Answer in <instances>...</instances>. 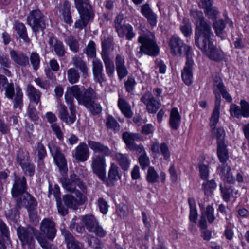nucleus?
<instances>
[{
  "mask_svg": "<svg viewBox=\"0 0 249 249\" xmlns=\"http://www.w3.org/2000/svg\"><path fill=\"white\" fill-rule=\"evenodd\" d=\"M70 91L73 94L78 104L84 106L93 114L96 115L101 112V105L95 102L97 94L92 88L85 89L83 86L75 85L71 87Z\"/></svg>",
  "mask_w": 249,
  "mask_h": 249,
  "instance_id": "nucleus-2",
  "label": "nucleus"
},
{
  "mask_svg": "<svg viewBox=\"0 0 249 249\" xmlns=\"http://www.w3.org/2000/svg\"><path fill=\"white\" fill-rule=\"evenodd\" d=\"M88 146V145L83 142H80L75 148V153L73 156L77 160L84 162L88 159L89 155Z\"/></svg>",
  "mask_w": 249,
  "mask_h": 249,
  "instance_id": "nucleus-23",
  "label": "nucleus"
},
{
  "mask_svg": "<svg viewBox=\"0 0 249 249\" xmlns=\"http://www.w3.org/2000/svg\"><path fill=\"white\" fill-rule=\"evenodd\" d=\"M102 58L105 66L106 71L108 76L112 77L115 71V66L113 61L109 56L107 51L103 50L101 53Z\"/></svg>",
  "mask_w": 249,
  "mask_h": 249,
  "instance_id": "nucleus-28",
  "label": "nucleus"
},
{
  "mask_svg": "<svg viewBox=\"0 0 249 249\" xmlns=\"http://www.w3.org/2000/svg\"><path fill=\"white\" fill-rule=\"evenodd\" d=\"M140 135L137 133L126 131L122 134V139L129 149L133 148V146L136 143L135 142L140 140Z\"/></svg>",
  "mask_w": 249,
  "mask_h": 249,
  "instance_id": "nucleus-33",
  "label": "nucleus"
},
{
  "mask_svg": "<svg viewBox=\"0 0 249 249\" xmlns=\"http://www.w3.org/2000/svg\"><path fill=\"white\" fill-rule=\"evenodd\" d=\"M15 28L20 37L22 38L25 42H30V40L27 35L26 27L23 23L21 22L16 23Z\"/></svg>",
  "mask_w": 249,
  "mask_h": 249,
  "instance_id": "nucleus-43",
  "label": "nucleus"
},
{
  "mask_svg": "<svg viewBox=\"0 0 249 249\" xmlns=\"http://www.w3.org/2000/svg\"><path fill=\"white\" fill-rule=\"evenodd\" d=\"M115 65L119 78L122 80L126 77L128 71L125 65L124 57L121 54H117L115 57Z\"/></svg>",
  "mask_w": 249,
  "mask_h": 249,
  "instance_id": "nucleus-24",
  "label": "nucleus"
},
{
  "mask_svg": "<svg viewBox=\"0 0 249 249\" xmlns=\"http://www.w3.org/2000/svg\"><path fill=\"white\" fill-rule=\"evenodd\" d=\"M47 18L38 9L30 12L27 18V22L33 31L37 34L39 31L43 32L46 28Z\"/></svg>",
  "mask_w": 249,
  "mask_h": 249,
  "instance_id": "nucleus-7",
  "label": "nucleus"
},
{
  "mask_svg": "<svg viewBox=\"0 0 249 249\" xmlns=\"http://www.w3.org/2000/svg\"><path fill=\"white\" fill-rule=\"evenodd\" d=\"M21 167L26 175L32 177L34 175L35 167L34 164L31 163L30 160L21 165Z\"/></svg>",
  "mask_w": 249,
  "mask_h": 249,
  "instance_id": "nucleus-56",
  "label": "nucleus"
},
{
  "mask_svg": "<svg viewBox=\"0 0 249 249\" xmlns=\"http://www.w3.org/2000/svg\"><path fill=\"white\" fill-rule=\"evenodd\" d=\"M138 41L141 44L138 53H142L145 54L154 56L158 54L159 49L153 33L147 32L141 35Z\"/></svg>",
  "mask_w": 249,
  "mask_h": 249,
  "instance_id": "nucleus-5",
  "label": "nucleus"
},
{
  "mask_svg": "<svg viewBox=\"0 0 249 249\" xmlns=\"http://www.w3.org/2000/svg\"><path fill=\"white\" fill-rule=\"evenodd\" d=\"M136 84V82L134 78L131 77H128L127 80L124 82L125 88L126 91L128 92H133Z\"/></svg>",
  "mask_w": 249,
  "mask_h": 249,
  "instance_id": "nucleus-62",
  "label": "nucleus"
},
{
  "mask_svg": "<svg viewBox=\"0 0 249 249\" xmlns=\"http://www.w3.org/2000/svg\"><path fill=\"white\" fill-rule=\"evenodd\" d=\"M24 203L28 211L36 209L37 202L30 194L26 193L22 197V203ZM22 204H21V205Z\"/></svg>",
  "mask_w": 249,
  "mask_h": 249,
  "instance_id": "nucleus-41",
  "label": "nucleus"
},
{
  "mask_svg": "<svg viewBox=\"0 0 249 249\" xmlns=\"http://www.w3.org/2000/svg\"><path fill=\"white\" fill-rule=\"evenodd\" d=\"M92 63L94 79L96 82L102 83L104 81L102 63L99 59H94Z\"/></svg>",
  "mask_w": 249,
  "mask_h": 249,
  "instance_id": "nucleus-27",
  "label": "nucleus"
},
{
  "mask_svg": "<svg viewBox=\"0 0 249 249\" xmlns=\"http://www.w3.org/2000/svg\"><path fill=\"white\" fill-rule=\"evenodd\" d=\"M90 232L94 233L96 236L100 238L105 237L107 234L106 231L99 223Z\"/></svg>",
  "mask_w": 249,
  "mask_h": 249,
  "instance_id": "nucleus-63",
  "label": "nucleus"
},
{
  "mask_svg": "<svg viewBox=\"0 0 249 249\" xmlns=\"http://www.w3.org/2000/svg\"><path fill=\"white\" fill-rule=\"evenodd\" d=\"M191 15L193 18V21L196 25L195 34V39L212 32L210 25L204 20L203 14L201 11H191Z\"/></svg>",
  "mask_w": 249,
  "mask_h": 249,
  "instance_id": "nucleus-8",
  "label": "nucleus"
},
{
  "mask_svg": "<svg viewBox=\"0 0 249 249\" xmlns=\"http://www.w3.org/2000/svg\"><path fill=\"white\" fill-rule=\"evenodd\" d=\"M11 62L8 57L4 53H0V65L2 68H10Z\"/></svg>",
  "mask_w": 249,
  "mask_h": 249,
  "instance_id": "nucleus-61",
  "label": "nucleus"
},
{
  "mask_svg": "<svg viewBox=\"0 0 249 249\" xmlns=\"http://www.w3.org/2000/svg\"><path fill=\"white\" fill-rule=\"evenodd\" d=\"M213 27L215 30L216 35L221 38H224V29L226 24L222 19L215 20L213 22Z\"/></svg>",
  "mask_w": 249,
  "mask_h": 249,
  "instance_id": "nucleus-42",
  "label": "nucleus"
},
{
  "mask_svg": "<svg viewBox=\"0 0 249 249\" xmlns=\"http://www.w3.org/2000/svg\"><path fill=\"white\" fill-rule=\"evenodd\" d=\"M61 233L65 239L67 249H83V244L75 239L69 231L62 229Z\"/></svg>",
  "mask_w": 249,
  "mask_h": 249,
  "instance_id": "nucleus-19",
  "label": "nucleus"
},
{
  "mask_svg": "<svg viewBox=\"0 0 249 249\" xmlns=\"http://www.w3.org/2000/svg\"><path fill=\"white\" fill-rule=\"evenodd\" d=\"M67 44L69 46L70 49L74 53L79 51V43L77 40L72 36H69L66 40Z\"/></svg>",
  "mask_w": 249,
  "mask_h": 249,
  "instance_id": "nucleus-54",
  "label": "nucleus"
},
{
  "mask_svg": "<svg viewBox=\"0 0 249 249\" xmlns=\"http://www.w3.org/2000/svg\"><path fill=\"white\" fill-rule=\"evenodd\" d=\"M115 158L123 170L126 171L129 169L131 161L128 154L118 152L115 154Z\"/></svg>",
  "mask_w": 249,
  "mask_h": 249,
  "instance_id": "nucleus-31",
  "label": "nucleus"
},
{
  "mask_svg": "<svg viewBox=\"0 0 249 249\" xmlns=\"http://www.w3.org/2000/svg\"><path fill=\"white\" fill-rule=\"evenodd\" d=\"M214 93L215 97V107L210 119V125L212 129H214L219 119L220 107V94L227 102H231L232 98L225 89L222 80L219 78L214 82Z\"/></svg>",
  "mask_w": 249,
  "mask_h": 249,
  "instance_id": "nucleus-4",
  "label": "nucleus"
},
{
  "mask_svg": "<svg viewBox=\"0 0 249 249\" xmlns=\"http://www.w3.org/2000/svg\"><path fill=\"white\" fill-rule=\"evenodd\" d=\"M40 229L51 241L55 238L57 230L54 222L49 218L44 219L40 223Z\"/></svg>",
  "mask_w": 249,
  "mask_h": 249,
  "instance_id": "nucleus-17",
  "label": "nucleus"
},
{
  "mask_svg": "<svg viewBox=\"0 0 249 249\" xmlns=\"http://www.w3.org/2000/svg\"><path fill=\"white\" fill-rule=\"evenodd\" d=\"M231 171V167L227 164H221L217 168L218 173L222 180L228 183L234 184L235 179Z\"/></svg>",
  "mask_w": 249,
  "mask_h": 249,
  "instance_id": "nucleus-22",
  "label": "nucleus"
},
{
  "mask_svg": "<svg viewBox=\"0 0 249 249\" xmlns=\"http://www.w3.org/2000/svg\"><path fill=\"white\" fill-rule=\"evenodd\" d=\"M26 92L31 102H34L36 104L40 103L41 93L32 85H28Z\"/></svg>",
  "mask_w": 249,
  "mask_h": 249,
  "instance_id": "nucleus-32",
  "label": "nucleus"
},
{
  "mask_svg": "<svg viewBox=\"0 0 249 249\" xmlns=\"http://www.w3.org/2000/svg\"><path fill=\"white\" fill-rule=\"evenodd\" d=\"M199 206L201 211V216L205 218H207L209 223H213L215 220L213 207L211 205H208L206 208L202 205H199Z\"/></svg>",
  "mask_w": 249,
  "mask_h": 249,
  "instance_id": "nucleus-38",
  "label": "nucleus"
},
{
  "mask_svg": "<svg viewBox=\"0 0 249 249\" xmlns=\"http://www.w3.org/2000/svg\"><path fill=\"white\" fill-rule=\"evenodd\" d=\"M75 194L76 198L72 195H66L63 196L64 202L67 207L76 209L78 205L83 204L85 202V196L79 191H76Z\"/></svg>",
  "mask_w": 249,
  "mask_h": 249,
  "instance_id": "nucleus-16",
  "label": "nucleus"
},
{
  "mask_svg": "<svg viewBox=\"0 0 249 249\" xmlns=\"http://www.w3.org/2000/svg\"><path fill=\"white\" fill-rule=\"evenodd\" d=\"M26 191V179L25 177L15 176L11 193L13 197L16 198L17 207L20 208L22 203V197Z\"/></svg>",
  "mask_w": 249,
  "mask_h": 249,
  "instance_id": "nucleus-10",
  "label": "nucleus"
},
{
  "mask_svg": "<svg viewBox=\"0 0 249 249\" xmlns=\"http://www.w3.org/2000/svg\"><path fill=\"white\" fill-rule=\"evenodd\" d=\"M139 162L142 170H145L150 164V160L147 154L139 156Z\"/></svg>",
  "mask_w": 249,
  "mask_h": 249,
  "instance_id": "nucleus-60",
  "label": "nucleus"
},
{
  "mask_svg": "<svg viewBox=\"0 0 249 249\" xmlns=\"http://www.w3.org/2000/svg\"><path fill=\"white\" fill-rule=\"evenodd\" d=\"M48 147L52 156L53 158L55 163L58 167L60 171L66 172L68 170L67 161L60 148L53 142L48 143Z\"/></svg>",
  "mask_w": 249,
  "mask_h": 249,
  "instance_id": "nucleus-14",
  "label": "nucleus"
},
{
  "mask_svg": "<svg viewBox=\"0 0 249 249\" xmlns=\"http://www.w3.org/2000/svg\"><path fill=\"white\" fill-rule=\"evenodd\" d=\"M67 78L69 82L73 84L78 82L80 74L78 71L75 68L69 69L67 71Z\"/></svg>",
  "mask_w": 249,
  "mask_h": 249,
  "instance_id": "nucleus-45",
  "label": "nucleus"
},
{
  "mask_svg": "<svg viewBox=\"0 0 249 249\" xmlns=\"http://www.w3.org/2000/svg\"><path fill=\"white\" fill-rule=\"evenodd\" d=\"M116 31L120 37L125 36L126 38L129 40H132L135 36L132 26L129 24H124L117 27Z\"/></svg>",
  "mask_w": 249,
  "mask_h": 249,
  "instance_id": "nucleus-29",
  "label": "nucleus"
},
{
  "mask_svg": "<svg viewBox=\"0 0 249 249\" xmlns=\"http://www.w3.org/2000/svg\"><path fill=\"white\" fill-rule=\"evenodd\" d=\"M181 116L176 107L173 108L170 112L169 125L174 130H177L180 124Z\"/></svg>",
  "mask_w": 249,
  "mask_h": 249,
  "instance_id": "nucleus-30",
  "label": "nucleus"
},
{
  "mask_svg": "<svg viewBox=\"0 0 249 249\" xmlns=\"http://www.w3.org/2000/svg\"><path fill=\"white\" fill-rule=\"evenodd\" d=\"M60 180L63 188L69 192L75 193L76 186L84 192L86 190L85 184L75 174H71L69 178H62Z\"/></svg>",
  "mask_w": 249,
  "mask_h": 249,
  "instance_id": "nucleus-13",
  "label": "nucleus"
},
{
  "mask_svg": "<svg viewBox=\"0 0 249 249\" xmlns=\"http://www.w3.org/2000/svg\"><path fill=\"white\" fill-rule=\"evenodd\" d=\"M10 56L13 61L19 66L25 67L29 65L28 56L22 52L12 50L10 52Z\"/></svg>",
  "mask_w": 249,
  "mask_h": 249,
  "instance_id": "nucleus-20",
  "label": "nucleus"
},
{
  "mask_svg": "<svg viewBox=\"0 0 249 249\" xmlns=\"http://www.w3.org/2000/svg\"><path fill=\"white\" fill-rule=\"evenodd\" d=\"M141 101L146 106V110L149 113H155L161 106L160 102L150 92L145 93L142 96Z\"/></svg>",
  "mask_w": 249,
  "mask_h": 249,
  "instance_id": "nucleus-15",
  "label": "nucleus"
},
{
  "mask_svg": "<svg viewBox=\"0 0 249 249\" xmlns=\"http://www.w3.org/2000/svg\"><path fill=\"white\" fill-rule=\"evenodd\" d=\"M70 87H68L67 91L65 94V101L69 106L71 113L69 116V118H67L66 116L68 115L67 107L63 104L60 105V109L59 110V114L60 119L63 122L68 124H71L75 121V106L73 104V94L70 92Z\"/></svg>",
  "mask_w": 249,
  "mask_h": 249,
  "instance_id": "nucleus-6",
  "label": "nucleus"
},
{
  "mask_svg": "<svg viewBox=\"0 0 249 249\" xmlns=\"http://www.w3.org/2000/svg\"><path fill=\"white\" fill-rule=\"evenodd\" d=\"M205 13L208 18L210 19L215 20L217 18V15L218 13V11L215 7L210 6L205 9Z\"/></svg>",
  "mask_w": 249,
  "mask_h": 249,
  "instance_id": "nucleus-55",
  "label": "nucleus"
},
{
  "mask_svg": "<svg viewBox=\"0 0 249 249\" xmlns=\"http://www.w3.org/2000/svg\"><path fill=\"white\" fill-rule=\"evenodd\" d=\"M217 155L221 164L226 163L229 159V153L225 143L217 144Z\"/></svg>",
  "mask_w": 249,
  "mask_h": 249,
  "instance_id": "nucleus-36",
  "label": "nucleus"
},
{
  "mask_svg": "<svg viewBox=\"0 0 249 249\" xmlns=\"http://www.w3.org/2000/svg\"><path fill=\"white\" fill-rule=\"evenodd\" d=\"M5 215L9 220L17 221L19 217V212L18 208L7 209L5 211Z\"/></svg>",
  "mask_w": 249,
  "mask_h": 249,
  "instance_id": "nucleus-48",
  "label": "nucleus"
},
{
  "mask_svg": "<svg viewBox=\"0 0 249 249\" xmlns=\"http://www.w3.org/2000/svg\"><path fill=\"white\" fill-rule=\"evenodd\" d=\"M230 112L231 116L241 118L242 117V112L241 107L235 104H231L230 106Z\"/></svg>",
  "mask_w": 249,
  "mask_h": 249,
  "instance_id": "nucleus-58",
  "label": "nucleus"
},
{
  "mask_svg": "<svg viewBox=\"0 0 249 249\" xmlns=\"http://www.w3.org/2000/svg\"><path fill=\"white\" fill-rule=\"evenodd\" d=\"M71 63L75 68L80 70L83 76L88 75L89 69L86 62L79 56H75L72 58Z\"/></svg>",
  "mask_w": 249,
  "mask_h": 249,
  "instance_id": "nucleus-34",
  "label": "nucleus"
},
{
  "mask_svg": "<svg viewBox=\"0 0 249 249\" xmlns=\"http://www.w3.org/2000/svg\"><path fill=\"white\" fill-rule=\"evenodd\" d=\"M217 184L214 180L212 179L204 182L202 188L205 195H209L216 188Z\"/></svg>",
  "mask_w": 249,
  "mask_h": 249,
  "instance_id": "nucleus-47",
  "label": "nucleus"
},
{
  "mask_svg": "<svg viewBox=\"0 0 249 249\" xmlns=\"http://www.w3.org/2000/svg\"><path fill=\"white\" fill-rule=\"evenodd\" d=\"M36 239L43 249H52L51 244L43 235L39 234L36 237Z\"/></svg>",
  "mask_w": 249,
  "mask_h": 249,
  "instance_id": "nucleus-59",
  "label": "nucleus"
},
{
  "mask_svg": "<svg viewBox=\"0 0 249 249\" xmlns=\"http://www.w3.org/2000/svg\"><path fill=\"white\" fill-rule=\"evenodd\" d=\"M36 229L33 227L28 228H19L17 230L18 237L21 242L23 248H28V249H33L34 248V235Z\"/></svg>",
  "mask_w": 249,
  "mask_h": 249,
  "instance_id": "nucleus-12",
  "label": "nucleus"
},
{
  "mask_svg": "<svg viewBox=\"0 0 249 249\" xmlns=\"http://www.w3.org/2000/svg\"><path fill=\"white\" fill-rule=\"evenodd\" d=\"M16 93L13 100V107L14 108H21L23 106V94L21 88L16 87L15 89Z\"/></svg>",
  "mask_w": 249,
  "mask_h": 249,
  "instance_id": "nucleus-44",
  "label": "nucleus"
},
{
  "mask_svg": "<svg viewBox=\"0 0 249 249\" xmlns=\"http://www.w3.org/2000/svg\"><path fill=\"white\" fill-rule=\"evenodd\" d=\"M169 45L171 52L174 55H181L182 50L185 52L186 61L182 71L181 76L187 85L192 84L193 81L192 69L194 64L192 59V50L191 47L186 45L177 35H174L169 39Z\"/></svg>",
  "mask_w": 249,
  "mask_h": 249,
  "instance_id": "nucleus-1",
  "label": "nucleus"
},
{
  "mask_svg": "<svg viewBox=\"0 0 249 249\" xmlns=\"http://www.w3.org/2000/svg\"><path fill=\"white\" fill-rule=\"evenodd\" d=\"M84 53H86L88 57L93 58L95 56V45L93 41H90L87 47L84 50Z\"/></svg>",
  "mask_w": 249,
  "mask_h": 249,
  "instance_id": "nucleus-57",
  "label": "nucleus"
},
{
  "mask_svg": "<svg viewBox=\"0 0 249 249\" xmlns=\"http://www.w3.org/2000/svg\"><path fill=\"white\" fill-rule=\"evenodd\" d=\"M240 105L242 116L245 118L249 117V103L242 100L240 101Z\"/></svg>",
  "mask_w": 249,
  "mask_h": 249,
  "instance_id": "nucleus-64",
  "label": "nucleus"
},
{
  "mask_svg": "<svg viewBox=\"0 0 249 249\" xmlns=\"http://www.w3.org/2000/svg\"><path fill=\"white\" fill-rule=\"evenodd\" d=\"M219 186L223 199L224 201L228 202L230 199L231 194L232 192L231 187H223L221 184H220Z\"/></svg>",
  "mask_w": 249,
  "mask_h": 249,
  "instance_id": "nucleus-53",
  "label": "nucleus"
},
{
  "mask_svg": "<svg viewBox=\"0 0 249 249\" xmlns=\"http://www.w3.org/2000/svg\"><path fill=\"white\" fill-rule=\"evenodd\" d=\"M91 167L93 172L102 180L106 179V160L105 156L98 154L91 157Z\"/></svg>",
  "mask_w": 249,
  "mask_h": 249,
  "instance_id": "nucleus-11",
  "label": "nucleus"
},
{
  "mask_svg": "<svg viewBox=\"0 0 249 249\" xmlns=\"http://www.w3.org/2000/svg\"><path fill=\"white\" fill-rule=\"evenodd\" d=\"M50 47L54 50L56 55L59 57L64 56L66 51L63 42L54 37H50L48 41Z\"/></svg>",
  "mask_w": 249,
  "mask_h": 249,
  "instance_id": "nucleus-26",
  "label": "nucleus"
},
{
  "mask_svg": "<svg viewBox=\"0 0 249 249\" xmlns=\"http://www.w3.org/2000/svg\"><path fill=\"white\" fill-rule=\"evenodd\" d=\"M213 36V32H211L207 35L202 36L195 39V44L210 60L220 62L224 59L225 55L220 49L213 44L211 39Z\"/></svg>",
  "mask_w": 249,
  "mask_h": 249,
  "instance_id": "nucleus-3",
  "label": "nucleus"
},
{
  "mask_svg": "<svg viewBox=\"0 0 249 249\" xmlns=\"http://www.w3.org/2000/svg\"><path fill=\"white\" fill-rule=\"evenodd\" d=\"M74 5L80 17V18L75 22L74 27L82 30L87 26L89 21L93 19L94 11L91 4Z\"/></svg>",
  "mask_w": 249,
  "mask_h": 249,
  "instance_id": "nucleus-9",
  "label": "nucleus"
},
{
  "mask_svg": "<svg viewBox=\"0 0 249 249\" xmlns=\"http://www.w3.org/2000/svg\"><path fill=\"white\" fill-rule=\"evenodd\" d=\"M180 29L185 37H188L192 33V29L189 21L186 19H183L182 24L180 26Z\"/></svg>",
  "mask_w": 249,
  "mask_h": 249,
  "instance_id": "nucleus-51",
  "label": "nucleus"
},
{
  "mask_svg": "<svg viewBox=\"0 0 249 249\" xmlns=\"http://www.w3.org/2000/svg\"><path fill=\"white\" fill-rule=\"evenodd\" d=\"M88 145L95 153H99L100 155L108 156L112 155V151L104 143L91 140L87 141Z\"/></svg>",
  "mask_w": 249,
  "mask_h": 249,
  "instance_id": "nucleus-18",
  "label": "nucleus"
},
{
  "mask_svg": "<svg viewBox=\"0 0 249 249\" xmlns=\"http://www.w3.org/2000/svg\"><path fill=\"white\" fill-rule=\"evenodd\" d=\"M29 62H30L34 70H37L40 67V57L39 55L35 52H32L30 54Z\"/></svg>",
  "mask_w": 249,
  "mask_h": 249,
  "instance_id": "nucleus-49",
  "label": "nucleus"
},
{
  "mask_svg": "<svg viewBox=\"0 0 249 249\" xmlns=\"http://www.w3.org/2000/svg\"><path fill=\"white\" fill-rule=\"evenodd\" d=\"M159 179H160L162 183H164L166 180L165 173L161 172L159 175L154 167H148L146 174V179L148 183L153 184L158 182Z\"/></svg>",
  "mask_w": 249,
  "mask_h": 249,
  "instance_id": "nucleus-21",
  "label": "nucleus"
},
{
  "mask_svg": "<svg viewBox=\"0 0 249 249\" xmlns=\"http://www.w3.org/2000/svg\"><path fill=\"white\" fill-rule=\"evenodd\" d=\"M118 106L122 113L128 118L133 116V112L129 104L122 98L119 97L118 101Z\"/></svg>",
  "mask_w": 249,
  "mask_h": 249,
  "instance_id": "nucleus-35",
  "label": "nucleus"
},
{
  "mask_svg": "<svg viewBox=\"0 0 249 249\" xmlns=\"http://www.w3.org/2000/svg\"><path fill=\"white\" fill-rule=\"evenodd\" d=\"M0 89L5 90V96L9 99L13 98L15 90L13 83H9L7 78L2 74H0Z\"/></svg>",
  "mask_w": 249,
  "mask_h": 249,
  "instance_id": "nucleus-25",
  "label": "nucleus"
},
{
  "mask_svg": "<svg viewBox=\"0 0 249 249\" xmlns=\"http://www.w3.org/2000/svg\"><path fill=\"white\" fill-rule=\"evenodd\" d=\"M106 125L108 129H111L115 132L120 129V125L116 120L111 115H108L106 120Z\"/></svg>",
  "mask_w": 249,
  "mask_h": 249,
  "instance_id": "nucleus-46",
  "label": "nucleus"
},
{
  "mask_svg": "<svg viewBox=\"0 0 249 249\" xmlns=\"http://www.w3.org/2000/svg\"><path fill=\"white\" fill-rule=\"evenodd\" d=\"M82 221L89 232L98 224V222L92 215H87L83 216Z\"/></svg>",
  "mask_w": 249,
  "mask_h": 249,
  "instance_id": "nucleus-39",
  "label": "nucleus"
},
{
  "mask_svg": "<svg viewBox=\"0 0 249 249\" xmlns=\"http://www.w3.org/2000/svg\"><path fill=\"white\" fill-rule=\"evenodd\" d=\"M82 221L89 232L98 224V222L92 215H87L83 216Z\"/></svg>",
  "mask_w": 249,
  "mask_h": 249,
  "instance_id": "nucleus-40",
  "label": "nucleus"
},
{
  "mask_svg": "<svg viewBox=\"0 0 249 249\" xmlns=\"http://www.w3.org/2000/svg\"><path fill=\"white\" fill-rule=\"evenodd\" d=\"M212 133L215 134L217 139V144L225 143L224 138L225 136V131L223 128L219 127L217 129H212Z\"/></svg>",
  "mask_w": 249,
  "mask_h": 249,
  "instance_id": "nucleus-52",
  "label": "nucleus"
},
{
  "mask_svg": "<svg viewBox=\"0 0 249 249\" xmlns=\"http://www.w3.org/2000/svg\"><path fill=\"white\" fill-rule=\"evenodd\" d=\"M121 175L119 173V168L115 163H111L108 173L109 181L113 183L120 179Z\"/></svg>",
  "mask_w": 249,
  "mask_h": 249,
  "instance_id": "nucleus-37",
  "label": "nucleus"
},
{
  "mask_svg": "<svg viewBox=\"0 0 249 249\" xmlns=\"http://www.w3.org/2000/svg\"><path fill=\"white\" fill-rule=\"evenodd\" d=\"M16 160L20 166L25 164L30 161L28 153L22 150H19L17 153Z\"/></svg>",
  "mask_w": 249,
  "mask_h": 249,
  "instance_id": "nucleus-50",
  "label": "nucleus"
}]
</instances>
